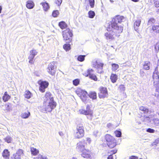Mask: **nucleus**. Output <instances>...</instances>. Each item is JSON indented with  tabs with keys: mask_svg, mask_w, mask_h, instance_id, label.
I'll list each match as a JSON object with an SVG mask.
<instances>
[{
	"mask_svg": "<svg viewBox=\"0 0 159 159\" xmlns=\"http://www.w3.org/2000/svg\"><path fill=\"white\" fill-rule=\"evenodd\" d=\"M34 57V56L30 54L29 57V59H33Z\"/></svg>",
	"mask_w": 159,
	"mask_h": 159,
	"instance_id": "nucleus-58",
	"label": "nucleus"
},
{
	"mask_svg": "<svg viewBox=\"0 0 159 159\" xmlns=\"http://www.w3.org/2000/svg\"><path fill=\"white\" fill-rule=\"evenodd\" d=\"M153 2L155 6L156 7H159V0H152L151 2Z\"/></svg>",
	"mask_w": 159,
	"mask_h": 159,
	"instance_id": "nucleus-40",
	"label": "nucleus"
},
{
	"mask_svg": "<svg viewBox=\"0 0 159 159\" xmlns=\"http://www.w3.org/2000/svg\"><path fill=\"white\" fill-rule=\"evenodd\" d=\"M56 103L55 101L44 102L43 108L45 111L50 112L56 107Z\"/></svg>",
	"mask_w": 159,
	"mask_h": 159,
	"instance_id": "nucleus-4",
	"label": "nucleus"
},
{
	"mask_svg": "<svg viewBox=\"0 0 159 159\" xmlns=\"http://www.w3.org/2000/svg\"><path fill=\"white\" fill-rule=\"evenodd\" d=\"M59 26L62 29H63L66 27L67 25L65 22L62 21L59 23Z\"/></svg>",
	"mask_w": 159,
	"mask_h": 159,
	"instance_id": "nucleus-30",
	"label": "nucleus"
},
{
	"mask_svg": "<svg viewBox=\"0 0 159 159\" xmlns=\"http://www.w3.org/2000/svg\"><path fill=\"white\" fill-rule=\"evenodd\" d=\"M30 53L31 54L35 57L37 54V51L34 49L31 50L30 51Z\"/></svg>",
	"mask_w": 159,
	"mask_h": 159,
	"instance_id": "nucleus-48",
	"label": "nucleus"
},
{
	"mask_svg": "<svg viewBox=\"0 0 159 159\" xmlns=\"http://www.w3.org/2000/svg\"><path fill=\"white\" fill-rule=\"evenodd\" d=\"M10 155V152L7 149H5L2 153V156L5 159H9Z\"/></svg>",
	"mask_w": 159,
	"mask_h": 159,
	"instance_id": "nucleus-17",
	"label": "nucleus"
},
{
	"mask_svg": "<svg viewBox=\"0 0 159 159\" xmlns=\"http://www.w3.org/2000/svg\"><path fill=\"white\" fill-rule=\"evenodd\" d=\"M13 157H14V159H19L20 158L19 155L17 154V152L13 155Z\"/></svg>",
	"mask_w": 159,
	"mask_h": 159,
	"instance_id": "nucleus-51",
	"label": "nucleus"
},
{
	"mask_svg": "<svg viewBox=\"0 0 159 159\" xmlns=\"http://www.w3.org/2000/svg\"><path fill=\"white\" fill-rule=\"evenodd\" d=\"M11 98V96L7 94V92H5L3 96L2 99L3 101L5 102L7 101Z\"/></svg>",
	"mask_w": 159,
	"mask_h": 159,
	"instance_id": "nucleus-25",
	"label": "nucleus"
},
{
	"mask_svg": "<svg viewBox=\"0 0 159 159\" xmlns=\"http://www.w3.org/2000/svg\"><path fill=\"white\" fill-rule=\"evenodd\" d=\"M154 86L156 88V90L157 92H158L159 93V83L157 84V83H156V85H154Z\"/></svg>",
	"mask_w": 159,
	"mask_h": 159,
	"instance_id": "nucleus-54",
	"label": "nucleus"
},
{
	"mask_svg": "<svg viewBox=\"0 0 159 159\" xmlns=\"http://www.w3.org/2000/svg\"><path fill=\"white\" fill-rule=\"evenodd\" d=\"M84 135V131L83 124H80L77 126L76 129L74 134V136L77 139H80L82 138Z\"/></svg>",
	"mask_w": 159,
	"mask_h": 159,
	"instance_id": "nucleus-2",
	"label": "nucleus"
},
{
	"mask_svg": "<svg viewBox=\"0 0 159 159\" xmlns=\"http://www.w3.org/2000/svg\"><path fill=\"white\" fill-rule=\"evenodd\" d=\"M72 36V30L70 29H67L63 31V38L66 43H70L71 41Z\"/></svg>",
	"mask_w": 159,
	"mask_h": 159,
	"instance_id": "nucleus-3",
	"label": "nucleus"
},
{
	"mask_svg": "<svg viewBox=\"0 0 159 159\" xmlns=\"http://www.w3.org/2000/svg\"><path fill=\"white\" fill-rule=\"evenodd\" d=\"M100 91L99 93V96L100 98H104L107 96L108 94L106 88L104 87L101 88Z\"/></svg>",
	"mask_w": 159,
	"mask_h": 159,
	"instance_id": "nucleus-10",
	"label": "nucleus"
},
{
	"mask_svg": "<svg viewBox=\"0 0 159 159\" xmlns=\"http://www.w3.org/2000/svg\"><path fill=\"white\" fill-rule=\"evenodd\" d=\"M153 73L155 74H158V75H159L158 67L157 66L155 68L154 71L153 72Z\"/></svg>",
	"mask_w": 159,
	"mask_h": 159,
	"instance_id": "nucleus-56",
	"label": "nucleus"
},
{
	"mask_svg": "<svg viewBox=\"0 0 159 159\" xmlns=\"http://www.w3.org/2000/svg\"><path fill=\"white\" fill-rule=\"evenodd\" d=\"M110 79L113 83H115L116 82L117 79V76L116 74H111Z\"/></svg>",
	"mask_w": 159,
	"mask_h": 159,
	"instance_id": "nucleus-24",
	"label": "nucleus"
},
{
	"mask_svg": "<svg viewBox=\"0 0 159 159\" xmlns=\"http://www.w3.org/2000/svg\"><path fill=\"white\" fill-rule=\"evenodd\" d=\"M93 71H94L92 69H88L87 71L88 74L86 76H89V78L95 81H96L97 80V78L96 76L93 74Z\"/></svg>",
	"mask_w": 159,
	"mask_h": 159,
	"instance_id": "nucleus-12",
	"label": "nucleus"
},
{
	"mask_svg": "<svg viewBox=\"0 0 159 159\" xmlns=\"http://www.w3.org/2000/svg\"><path fill=\"white\" fill-rule=\"evenodd\" d=\"M141 119L145 124L149 123L151 121L150 119L149 116H142L141 117Z\"/></svg>",
	"mask_w": 159,
	"mask_h": 159,
	"instance_id": "nucleus-21",
	"label": "nucleus"
},
{
	"mask_svg": "<svg viewBox=\"0 0 159 159\" xmlns=\"http://www.w3.org/2000/svg\"><path fill=\"white\" fill-rule=\"evenodd\" d=\"M40 4L42 5L43 10L45 11H48L50 8V6L48 3L46 2H42Z\"/></svg>",
	"mask_w": 159,
	"mask_h": 159,
	"instance_id": "nucleus-18",
	"label": "nucleus"
},
{
	"mask_svg": "<svg viewBox=\"0 0 159 159\" xmlns=\"http://www.w3.org/2000/svg\"><path fill=\"white\" fill-rule=\"evenodd\" d=\"M155 22V20L154 19L151 18L148 20V25H151L152 24L154 23Z\"/></svg>",
	"mask_w": 159,
	"mask_h": 159,
	"instance_id": "nucleus-44",
	"label": "nucleus"
},
{
	"mask_svg": "<svg viewBox=\"0 0 159 159\" xmlns=\"http://www.w3.org/2000/svg\"><path fill=\"white\" fill-rule=\"evenodd\" d=\"M31 151L32 154L34 156L37 155L39 152V151L38 149L34 148H31Z\"/></svg>",
	"mask_w": 159,
	"mask_h": 159,
	"instance_id": "nucleus-29",
	"label": "nucleus"
},
{
	"mask_svg": "<svg viewBox=\"0 0 159 159\" xmlns=\"http://www.w3.org/2000/svg\"><path fill=\"white\" fill-rule=\"evenodd\" d=\"M152 121L155 125L157 126H159V119L157 118L154 119L152 120Z\"/></svg>",
	"mask_w": 159,
	"mask_h": 159,
	"instance_id": "nucleus-38",
	"label": "nucleus"
},
{
	"mask_svg": "<svg viewBox=\"0 0 159 159\" xmlns=\"http://www.w3.org/2000/svg\"><path fill=\"white\" fill-rule=\"evenodd\" d=\"M155 49L156 52H158L159 50V43H157L155 46Z\"/></svg>",
	"mask_w": 159,
	"mask_h": 159,
	"instance_id": "nucleus-53",
	"label": "nucleus"
},
{
	"mask_svg": "<svg viewBox=\"0 0 159 159\" xmlns=\"http://www.w3.org/2000/svg\"><path fill=\"white\" fill-rule=\"evenodd\" d=\"M103 64L99 62H98L96 60H94L92 63L93 67L96 68L98 70L97 72L98 73H101L103 72L102 67Z\"/></svg>",
	"mask_w": 159,
	"mask_h": 159,
	"instance_id": "nucleus-6",
	"label": "nucleus"
},
{
	"mask_svg": "<svg viewBox=\"0 0 159 159\" xmlns=\"http://www.w3.org/2000/svg\"><path fill=\"white\" fill-rule=\"evenodd\" d=\"M80 80L78 79H76L73 81V84L75 86H77L79 84Z\"/></svg>",
	"mask_w": 159,
	"mask_h": 159,
	"instance_id": "nucleus-45",
	"label": "nucleus"
},
{
	"mask_svg": "<svg viewBox=\"0 0 159 159\" xmlns=\"http://www.w3.org/2000/svg\"><path fill=\"white\" fill-rule=\"evenodd\" d=\"M119 88L121 92H124L125 90L124 85L122 84L120 85Z\"/></svg>",
	"mask_w": 159,
	"mask_h": 159,
	"instance_id": "nucleus-49",
	"label": "nucleus"
},
{
	"mask_svg": "<svg viewBox=\"0 0 159 159\" xmlns=\"http://www.w3.org/2000/svg\"><path fill=\"white\" fill-rule=\"evenodd\" d=\"M117 150L116 149H114L113 150L111 151V152L112 153V154H114L115 153L117 152Z\"/></svg>",
	"mask_w": 159,
	"mask_h": 159,
	"instance_id": "nucleus-59",
	"label": "nucleus"
},
{
	"mask_svg": "<svg viewBox=\"0 0 159 159\" xmlns=\"http://www.w3.org/2000/svg\"><path fill=\"white\" fill-rule=\"evenodd\" d=\"M111 66V69L113 71H116L119 67V65L116 63H113Z\"/></svg>",
	"mask_w": 159,
	"mask_h": 159,
	"instance_id": "nucleus-31",
	"label": "nucleus"
},
{
	"mask_svg": "<svg viewBox=\"0 0 159 159\" xmlns=\"http://www.w3.org/2000/svg\"><path fill=\"white\" fill-rule=\"evenodd\" d=\"M159 143V138L157 139L155 141L152 143V145H157Z\"/></svg>",
	"mask_w": 159,
	"mask_h": 159,
	"instance_id": "nucleus-50",
	"label": "nucleus"
},
{
	"mask_svg": "<svg viewBox=\"0 0 159 159\" xmlns=\"http://www.w3.org/2000/svg\"><path fill=\"white\" fill-rule=\"evenodd\" d=\"M114 133L116 137H120L121 136V132L119 130H116L115 131Z\"/></svg>",
	"mask_w": 159,
	"mask_h": 159,
	"instance_id": "nucleus-39",
	"label": "nucleus"
},
{
	"mask_svg": "<svg viewBox=\"0 0 159 159\" xmlns=\"http://www.w3.org/2000/svg\"><path fill=\"white\" fill-rule=\"evenodd\" d=\"M85 110L86 111L88 112V113H87L88 115H89L91 114V111L90 109V107L88 105H87L86 108V110Z\"/></svg>",
	"mask_w": 159,
	"mask_h": 159,
	"instance_id": "nucleus-46",
	"label": "nucleus"
},
{
	"mask_svg": "<svg viewBox=\"0 0 159 159\" xmlns=\"http://www.w3.org/2000/svg\"><path fill=\"white\" fill-rule=\"evenodd\" d=\"M59 14L58 11L57 10L54 11L52 13V15L54 17H57Z\"/></svg>",
	"mask_w": 159,
	"mask_h": 159,
	"instance_id": "nucleus-42",
	"label": "nucleus"
},
{
	"mask_svg": "<svg viewBox=\"0 0 159 159\" xmlns=\"http://www.w3.org/2000/svg\"><path fill=\"white\" fill-rule=\"evenodd\" d=\"M89 17L91 18H93L95 15V13L94 11H89L88 12Z\"/></svg>",
	"mask_w": 159,
	"mask_h": 159,
	"instance_id": "nucleus-37",
	"label": "nucleus"
},
{
	"mask_svg": "<svg viewBox=\"0 0 159 159\" xmlns=\"http://www.w3.org/2000/svg\"><path fill=\"white\" fill-rule=\"evenodd\" d=\"M76 93L80 97V98L83 102L86 103V101L89 98L87 92L84 90L80 89L76 91Z\"/></svg>",
	"mask_w": 159,
	"mask_h": 159,
	"instance_id": "nucleus-5",
	"label": "nucleus"
},
{
	"mask_svg": "<svg viewBox=\"0 0 159 159\" xmlns=\"http://www.w3.org/2000/svg\"><path fill=\"white\" fill-rule=\"evenodd\" d=\"M17 154L19 155V156L21 157V156L23 154V151L21 149H19L18 150L17 152Z\"/></svg>",
	"mask_w": 159,
	"mask_h": 159,
	"instance_id": "nucleus-47",
	"label": "nucleus"
},
{
	"mask_svg": "<svg viewBox=\"0 0 159 159\" xmlns=\"http://www.w3.org/2000/svg\"><path fill=\"white\" fill-rule=\"evenodd\" d=\"M79 112L81 114H84L85 115H88L87 113L88 112L86 111L85 110L83 109H80L79 110Z\"/></svg>",
	"mask_w": 159,
	"mask_h": 159,
	"instance_id": "nucleus-43",
	"label": "nucleus"
},
{
	"mask_svg": "<svg viewBox=\"0 0 159 159\" xmlns=\"http://www.w3.org/2000/svg\"><path fill=\"white\" fill-rule=\"evenodd\" d=\"M62 2V0H57L56 1V3L58 6H59L61 3Z\"/></svg>",
	"mask_w": 159,
	"mask_h": 159,
	"instance_id": "nucleus-55",
	"label": "nucleus"
},
{
	"mask_svg": "<svg viewBox=\"0 0 159 159\" xmlns=\"http://www.w3.org/2000/svg\"><path fill=\"white\" fill-rule=\"evenodd\" d=\"M63 48L66 51H69L70 49V45L69 43L65 44L63 45Z\"/></svg>",
	"mask_w": 159,
	"mask_h": 159,
	"instance_id": "nucleus-33",
	"label": "nucleus"
},
{
	"mask_svg": "<svg viewBox=\"0 0 159 159\" xmlns=\"http://www.w3.org/2000/svg\"><path fill=\"white\" fill-rule=\"evenodd\" d=\"M150 62L149 61H144L143 66V69L147 70H149L150 69Z\"/></svg>",
	"mask_w": 159,
	"mask_h": 159,
	"instance_id": "nucleus-20",
	"label": "nucleus"
},
{
	"mask_svg": "<svg viewBox=\"0 0 159 159\" xmlns=\"http://www.w3.org/2000/svg\"><path fill=\"white\" fill-rule=\"evenodd\" d=\"M85 57V55H80L78 57L77 60L81 62L83 61L84 60Z\"/></svg>",
	"mask_w": 159,
	"mask_h": 159,
	"instance_id": "nucleus-36",
	"label": "nucleus"
},
{
	"mask_svg": "<svg viewBox=\"0 0 159 159\" xmlns=\"http://www.w3.org/2000/svg\"><path fill=\"white\" fill-rule=\"evenodd\" d=\"M129 159H138V158L137 156H132L129 157Z\"/></svg>",
	"mask_w": 159,
	"mask_h": 159,
	"instance_id": "nucleus-57",
	"label": "nucleus"
},
{
	"mask_svg": "<svg viewBox=\"0 0 159 159\" xmlns=\"http://www.w3.org/2000/svg\"><path fill=\"white\" fill-rule=\"evenodd\" d=\"M152 77L154 81V85H156V83H159V75L158 74L153 73Z\"/></svg>",
	"mask_w": 159,
	"mask_h": 159,
	"instance_id": "nucleus-16",
	"label": "nucleus"
},
{
	"mask_svg": "<svg viewBox=\"0 0 159 159\" xmlns=\"http://www.w3.org/2000/svg\"><path fill=\"white\" fill-rule=\"evenodd\" d=\"M81 152H82L81 156L83 157L88 158L90 157L91 152L89 150L85 149L83 151H82Z\"/></svg>",
	"mask_w": 159,
	"mask_h": 159,
	"instance_id": "nucleus-13",
	"label": "nucleus"
},
{
	"mask_svg": "<svg viewBox=\"0 0 159 159\" xmlns=\"http://www.w3.org/2000/svg\"><path fill=\"white\" fill-rule=\"evenodd\" d=\"M88 96L92 99H95L97 98V94L95 92H89Z\"/></svg>",
	"mask_w": 159,
	"mask_h": 159,
	"instance_id": "nucleus-23",
	"label": "nucleus"
},
{
	"mask_svg": "<svg viewBox=\"0 0 159 159\" xmlns=\"http://www.w3.org/2000/svg\"><path fill=\"white\" fill-rule=\"evenodd\" d=\"M30 112L27 111L21 114V117L24 119H26L30 116Z\"/></svg>",
	"mask_w": 159,
	"mask_h": 159,
	"instance_id": "nucleus-26",
	"label": "nucleus"
},
{
	"mask_svg": "<svg viewBox=\"0 0 159 159\" xmlns=\"http://www.w3.org/2000/svg\"><path fill=\"white\" fill-rule=\"evenodd\" d=\"M87 145V144L86 141L84 139H83L77 143L76 149L78 152H81L85 149Z\"/></svg>",
	"mask_w": 159,
	"mask_h": 159,
	"instance_id": "nucleus-7",
	"label": "nucleus"
},
{
	"mask_svg": "<svg viewBox=\"0 0 159 159\" xmlns=\"http://www.w3.org/2000/svg\"><path fill=\"white\" fill-rule=\"evenodd\" d=\"M90 6L91 8H93L94 7V0H88Z\"/></svg>",
	"mask_w": 159,
	"mask_h": 159,
	"instance_id": "nucleus-41",
	"label": "nucleus"
},
{
	"mask_svg": "<svg viewBox=\"0 0 159 159\" xmlns=\"http://www.w3.org/2000/svg\"><path fill=\"white\" fill-rule=\"evenodd\" d=\"M124 17L122 16H115L107 26V32L105 34L106 39L110 41L114 39V34L118 36L119 34L121 33L123 30L122 26L119 25V24L123 22Z\"/></svg>",
	"mask_w": 159,
	"mask_h": 159,
	"instance_id": "nucleus-1",
	"label": "nucleus"
},
{
	"mask_svg": "<svg viewBox=\"0 0 159 159\" xmlns=\"http://www.w3.org/2000/svg\"><path fill=\"white\" fill-rule=\"evenodd\" d=\"M26 7L29 9H31L34 8V4L32 0H28L26 2Z\"/></svg>",
	"mask_w": 159,
	"mask_h": 159,
	"instance_id": "nucleus-14",
	"label": "nucleus"
},
{
	"mask_svg": "<svg viewBox=\"0 0 159 159\" xmlns=\"http://www.w3.org/2000/svg\"><path fill=\"white\" fill-rule=\"evenodd\" d=\"M31 93L29 91H27L25 92V97L27 99H29L31 97Z\"/></svg>",
	"mask_w": 159,
	"mask_h": 159,
	"instance_id": "nucleus-35",
	"label": "nucleus"
},
{
	"mask_svg": "<svg viewBox=\"0 0 159 159\" xmlns=\"http://www.w3.org/2000/svg\"><path fill=\"white\" fill-rule=\"evenodd\" d=\"M107 159H113L112 155H110L109 156L107 157Z\"/></svg>",
	"mask_w": 159,
	"mask_h": 159,
	"instance_id": "nucleus-60",
	"label": "nucleus"
},
{
	"mask_svg": "<svg viewBox=\"0 0 159 159\" xmlns=\"http://www.w3.org/2000/svg\"><path fill=\"white\" fill-rule=\"evenodd\" d=\"M44 102H51L54 101L53 98L51 93L49 92H47L46 93L45 96L44 98Z\"/></svg>",
	"mask_w": 159,
	"mask_h": 159,
	"instance_id": "nucleus-11",
	"label": "nucleus"
},
{
	"mask_svg": "<svg viewBox=\"0 0 159 159\" xmlns=\"http://www.w3.org/2000/svg\"><path fill=\"white\" fill-rule=\"evenodd\" d=\"M112 126V124L111 123H109L107 125V126L108 128H110Z\"/></svg>",
	"mask_w": 159,
	"mask_h": 159,
	"instance_id": "nucleus-62",
	"label": "nucleus"
},
{
	"mask_svg": "<svg viewBox=\"0 0 159 159\" xmlns=\"http://www.w3.org/2000/svg\"><path fill=\"white\" fill-rule=\"evenodd\" d=\"M107 145L111 148H114L116 145V141L115 139L111 141L108 143H107Z\"/></svg>",
	"mask_w": 159,
	"mask_h": 159,
	"instance_id": "nucleus-22",
	"label": "nucleus"
},
{
	"mask_svg": "<svg viewBox=\"0 0 159 159\" xmlns=\"http://www.w3.org/2000/svg\"><path fill=\"white\" fill-rule=\"evenodd\" d=\"M105 139L107 142V143H108L110 142L111 141H113L115 139L113 138V137L111 136L109 134H107L105 137Z\"/></svg>",
	"mask_w": 159,
	"mask_h": 159,
	"instance_id": "nucleus-27",
	"label": "nucleus"
},
{
	"mask_svg": "<svg viewBox=\"0 0 159 159\" xmlns=\"http://www.w3.org/2000/svg\"><path fill=\"white\" fill-rule=\"evenodd\" d=\"M139 110L142 112L143 113L150 114V111L147 108L143 106L140 107Z\"/></svg>",
	"mask_w": 159,
	"mask_h": 159,
	"instance_id": "nucleus-19",
	"label": "nucleus"
},
{
	"mask_svg": "<svg viewBox=\"0 0 159 159\" xmlns=\"http://www.w3.org/2000/svg\"><path fill=\"white\" fill-rule=\"evenodd\" d=\"M152 30L154 32L158 33L159 32V26L158 25H154L152 26Z\"/></svg>",
	"mask_w": 159,
	"mask_h": 159,
	"instance_id": "nucleus-28",
	"label": "nucleus"
},
{
	"mask_svg": "<svg viewBox=\"0 0 159 159\" xmlns=\"http://www.w3.org/2000/svg\"><path fill=\"white\" fill-rule=\"evenodd\" d=\"M86 140L88 141V142H89V143H90V141H91V139L89 138H86Z\"/></svg>",
	"mask_w": 159,
	"mask_h": 159,
	"instance_id": "nucleus-63",
	"label": "nucleus"
},
{
	"mask_svg": "<svg viewBox=\"0 0 159 159\" xmlns=\"http://www.w3.org/2000/svg\"><path fill=\"white\" fill-rule=\"evenodd\" d=\"M146 131L150 133H154L155 130L153 129L148 128L147 129Z\"/></svg>",
	"mask_w": 159,
	"mask_h": 159,
	"instance_id": "nucleus-52",
	"label": "nucleus"
},
{
	"mask_svg": "<svg viewBox=\"0 0 159 159\" xmlns=\"http://www.w3.org/2000/svg\"><path fill=\"white\" fill-rule=\"evenodd\" d=\"M98 131H94L93 132V134L94 135H95V136H96L97 134V133H98Z\"/></svg>",
	"mask_w": 159,
	"mask_h": 159,
	"instance_id": "nucleus-61",
	"label": "nucleus"
},
{
	"mask_svg": "<svg viewBox=\"0 0 159 159\" xmlns=\"http://www.w3.org/2000/svg\"><path fill=\"white\" fill-rule=\"evenodd\" d=\"M29 62L30 64H32L33 63V60L29 59Z\"/></svg>",
	"mask_w": 159,
	"mask_h": 159,
	"instance_id": "nucleus-64",
	"label": "nucleus"
},
{
	"mask_svg": "<svg viewBox=\"0 0 159 159\" xmlns=\"http://www.w3.org/2000/svg\"><path fill=\"white\" fill-rule=\"evenodd\" d=\"M4 140L5 142L8 143H9L11 142L12 140V138L9 136H7L4 139Z\"/></svg>",
	"mask_w": 159,
	"mask_h": 159,
	"instance_id": "nucleus-34",
	"label": "nucleus"
},
{
	"mask_svg": "<svg viewBox=\"0 0 159 159\" xmlns=\"http://www.w3.org/2000/svg\"><path fill=\"white\" fill-rule=\"evenodd\" d=\"M140 74L141 77L143 79H146L147 78V77L146 74L143 70H140Z\"/></svg>",
	"mask_w": 159,
	"mask_h": 159,
	"instance_id": "nucleus-32",
	"label": "nucleus"
},
{
	"mask_svg": "<svg viewBox=\"0 0 159 159\" xmlns=\"http://www.w3.org/2000/svg\"><path fill=\"white\" fill-rule=\"evenodd\" d=\"M141 23V20L140 19L137 20L134 23V28L135 31L137 32L139 31L138 27L140 26Z\"/></svg>",
	"mask_w": 159,
	"mask_h": 159,
	"instance_id": "nucleus-15",
	"label": "nucleus"
},
{
	"mask_svg": "<svg viewBox=\"0 0 159 159\" xmlns=\"http://www.w3.org/2000/svg\"><path fill=\"white\" fill-rule=\"evenodd\" d=\"M38 84L40 85L39 90L42 93L45 91V89L48 87L49 83L47 81H39Z\"/></svg>",
	"mask_w": 159,
	"mask_h": 159,
	"instance_id": "nucleus-9",
	"label": "nucleus"
},
{
	"mask_svg": "<svg viewBox=\"0 0 159 159\" xmlns=\"http://www.w3.org/2000/svg\"><path fill=\"white\" fill-rule=\"evenodd\" d=\"M55 63L54 61L50 63L49 64L47 68V71L52 76L54 75L56 73L55 69L56 67L55 66Z\"/></svg>",
	"mask_w": 159,
	"mask_h": 159,
	"instance_id": "nucleus-8",
	"label": "nucleus"
}]
</instances>
